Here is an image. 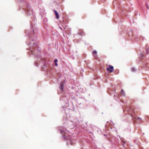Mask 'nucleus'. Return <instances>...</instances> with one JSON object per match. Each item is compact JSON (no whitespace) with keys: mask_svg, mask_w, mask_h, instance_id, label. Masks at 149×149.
Returning <instances> with one entry per match:
<instances>
[{"mask_svg":"<svg viewBox=\"0 0 149 149\" xmlns=\"http://www.w3.org/2000/svg\"><path fill=\"white\" fill-rule=\"evenodd\" d=\"M35 22V20L34 19L33 21L31 22L33 32H30L26 31L25 32L29 37V39L27 43L28 45L30 46L29 53L38 58L40 56V49L38 47L37 44L35 43V41L37 39V37L35 35L37 33L38 31V29L33 25Z\"/></svg>","mask_w":149,"mask_h":149,"instance_id":"nucleus-1","label":"nucleus"},{"mask_svg":"<svg viewBox=\"0 0 149 149\" xmlns=\"http://www.w3.org/2000/svg\"><path fill=\"white\" fill-rule=\"evenodd\" d=\"M24 10L27 15H31L33 16L32 10L29 5H26L24 8Z\"/></svg>","mask_w":149,"mask_h":149,"instance_id":"nucleus-2","label":"nucleus"},{"mask_svg":"<svg viewBox=\"0 0 149 149\" xmlns=\"http://www.w3.org/2000/svg\"><path fill=\"white\" fill-rule=\"evenodd\" d=\"M127 111L130 113L132 119L133 120H135L136 117L134 116L135 114L134 109L132 107H129L128 108V109H127Z\"/></svg>","mask_w":149,"mask_h":149,"instance_id":"nucleus-3","label":"nucleus"},{"mask_svg":"<svg viewBox=\"0 0 149 149\" xmlns=\"http://www.w3.org/2000/svg\"><path fill=\"white\" fill-rule=\"evenodd\" d=\"M63 137L65 140H68V141L67 142V145H72L73 144L72 138L69 136H68L66 135H65L63 136Z\"/></svg>","mask_w":149,"mask_h":149,"instance_id":"nucleus-4","label":"nucleus"},{"mask_svg":"<svg viewBox=\"0 0 149 149\" xmlns=\"http://www.w3.org/2000/svg\"><path fill=\"white\" fill-rule=\"evenodd\" d=\"M113 67L112 66L109 65V67L107 68V70L109 71L110 72H113Z\"/></svg>","mask_w":149,"mask_h":149,"instance_id":"nucleus-5","label":"nucleus"},{"mask_svg":"<svg viewBox=\"0 0 149 149\" xmlns=\"http://www.w3.org/2000/svg\"><path fill=\"white\" fill-rule=\"evenodd\" d=\"M64 84V83L63 82H61V83L60 84V86L59 87V88H60L61 90V91H63V90Z\"/></svg>","mask_w":149,"mask_h":149,"instance_id":"nucleus-6","label":"nucleus"},{"mask_svg":"<svg viewBox=\"0 0 149 149\" xmlns=\"http://www.w3.org/2000/svg\"><path fill=\"white\" fill-rule=\"evenodd\" d=\"M97 53V52L95 50L93 51L92 52V54H93V55H95L94 56L95 57V58L96 59H97V56L96 55Z\"/></svg>","mask_w":149,"mask_h":149,"instance_id":"nucleus-7","label":"nucleus"},{"mask_svg":"<svg viewBox=\"0 0 149 149\" xmlns=\"http://www.w3.org/2000/svg\"><path fill=\"white\" fill-rule=\"evenodd\" d=\"M54 11L55 13V15L56 16V18L57 19H58L59 18V14H58V13L57 12V11L56 10H54Z\"/></svg>","mask_w":149,"mask_h":149,"instance_id":"nucleus-8","label":"nucleus"},{"mask_svg":"<svg viewBox=\"0 0 149 149\" xmlns=\"http://www.w3.org/2000/svg\"><path fill=\"white\" fill-rule=\"evenodd\" d=\"M79 34L81 36H83L84 35V33L83 31L81 30L79 31Z\"/></svg>","mask_w":149,"mask_h":149,"instance_id":"nucleus-9","label":"nucleus"},{"mask_svg":"<svg viewBox=\"0 0 149 149\" xmlns=\"http://www.w3.org/2000/svg\"><path fill=\"white\" fill-rule=\"evenodd\" d=\"M121 93L123 96H125V92L123 89L121 90Z\"/></svg>","mask_w":149,"mask_h":149,"instance_id":"nucleus-10","label":"nucleus"},{"mask_svg":"<svg viewBox=\"0 0 149 149\" xmlns=\"http://www.w3.org/2000/svg\"><path fill=\"white\" fill-rule=\"evenodd\" d=\"M60 132L62 134L63 133H65V132L63 130H61L60 131Z\"/></svg>","mask_w":149,"mask_h":149,"instance_id":"nucleus-11","label":"nucleus"},{"mask_svg":"<svg viewBox=\"0 0 149 149\" xmlns=\"http://www.w3.org/2000/svg\"><path fill=\"white\" fill-rule=\"evenodd\" d=\"M132 71L133 72H134L136 71L135 69L134 68H132Z\"/></svg>","mask_w":149,"mask_h":149,"instance_id":"nucleus-12","label":"nucleus"},{"mask_svg":"<svg viewBox=\"0 0 149 149\" xmlns=\"http://www.w3.org/2000/svg\"><path fill=\"white\" fill-rule=\"evenodd\" d=\"M146 53L147 54H148L149 53V49L148 48L147 49L146 51Z\"/></svg>","mask_w":149,"mask_h":149,"instance_id":"nucleus-13","label":"nucleus"},{"mask_svg":"<svg viewBox=\"0 0 149 149\" xmlns=\"http://www.w3.org/2000/svg\"><path fill=\"white\" fill-rule=\"evenodd\" d=\"M144 55H143V54H140V57H141L142 58H143V57H144Z\"/></svg>","mask_w":149,"mask_h":149,"instance_id":"nucleus-14","label":"nucleus"},{"mask_svg":"<svg viewBox=\"0 0 149 149\" xmlns=\"http://www.w3.org/2000/svg\"><path fill=\"white\" fill-rule=\"evenodd\" d=\"M139 39L140 40H141V39H143V37H142L141 36H140L139 37Z\"/></svg>","mask_w":149,"mask_h":149,"instance_id":"nucleus-15","label":"nucleus"},{"mask_svg":"<svg viewBox=\"0 0 149 149\" xmlns=\"http://www.w3.org/2000/svg\"><path fill=\"white\" fill-rule=\"evenodd\" d=\"M35 65L36 66H38V64L37 62L35 63Z\"/></svg>","mask_w":149,"mask_h":149,"instance_id":"nucleus-16","label":"nucleus"},{"mask_svg":"<svg viewBox=\"0 0 149 149\" xmlns=\"http://www.w3.org/2000/svg\"><path fill=\"white\" fill-rule=\"evenodd\" d=\"M58 61V60L57 59H55L54 60L55 63H56Z\"/></svg>","mask_w":149,"mask_h":149,"instance_id":"nucleus-17","label":"nucleus"},{"mask_svg":"<svg viewBox=\"0 0 149 149\" xmlns=\"http://www.w3.org/2000/svg\"><path fill=\"white\" fill-rule=\"evenodd\" d=\"M137 119L138 120H141V118H137Z\"/></svg>","mask_w":149,"mask_h":149,"instance_id":"nucleus-18","label":"nucleus"},{"mask_svg":"<svg viewBox=\"0 0 149 149\" xmlns=\"http://www.w3.org/2000/svg\"><path fill=\"white\" fill-rule=\"evenodd\" d=\"M55 65L56 66H57L58 65V64L57 63H55Z\"/></svg>","mask_w":149,"mask_h":149,"instance_id":"nucleus-19","label":"nucleus"},{"mask_svg":"<svg viewBox=\"0 0 149 149\" xmlns=\"http://www.w3.org/2000/svg\"><path fill=\"white\" fill-rule=\"evenodd\" d=\"M121 140L123 142L124 144L125 143V141H124L123 140H122V139H121Z\"/></svg>","mask_w":149,"mask_h":149,"instance_id":"nucleus-20","label":"nucleus"},{"mask_svg":"<svg viewBox=\"0 0 149 149\" xmlns=\"http://www.w3.org/2000/svg\"><path fill=\"white\" fill-rule=\"evenodd\" d=\"M115 3H116V2H114H114H113V5H114Z\"/></svg>","mask_w":149,"mask_h":149,"instance_id":"nucleus-21","label":"nucleus"},{"mask_svg":"<svg viewBox=\"0 0 149 149\" xmlns=\"http://www.w3.org/2000/svg\"><path fill=\"white\" fill-rule=\"evenodd\" d=\"M146 7H147V8H149L148 7V6L147 5H146Z\"/></svg>","mask_w":149,"mask_h":149,"instance_id":"nucleus-22","label":"nucleus"},{"mask_svg":"<svg viewBox=\"0 0 149 149\" xmlns=\"http://www.w3.org/2000/svg\"><path fill=\"white\" fill-rule=\"evenodd\" d=\"M60 29H61V30H62V28L61 27H60Z\"/></svg>","mask_w":149,"mask_h":149,"instance_id":"nucleus-23","label":"nucleus"}]
</instances>
